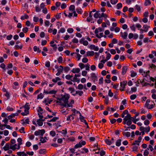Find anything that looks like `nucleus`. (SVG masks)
Returning a JSON list of instances; mask_svg holds the SVG:
<instances>
[{
	"mask_svg": "<svg viewBox=\"0 0 156 156\" xmlns=\"http://www.w3.org/2000/svg\"><path fill=\"white\" fill-rule=\"evenodd\" d=\"M61 96V98L57 99L59 101H57V102L59 103L60 105L63 107L72 108L74 101L73 99H71L69 103V99L70 97L69 94L65 93L64 95H62Z\"/></svg>",
	"mask_w": 156,
	"mask_h": 156,
	"instance_id": "nucleus-1",
	"label": "nucleus"
},
{
	"mask_svg": "<svg viewBox=\"0 0 156 156\" xmlns=\"http://www.w3.org/2000/svg\"><path fill=\"white\" fill-rule=\"evenodd\" d=\"M131 116L130 115L129 113L127 114L123 119L122 123L124 124H126L128 126H130L132 124L131 120Z\"/></svg>",
	"mask_w": 156,
	"mask_h": 156,
	"instance_id": "nucleus-2",
	"label": "nucleus"
},
{
	"mask_svg": "<svg viewBox=\"0 0 156 156\" xmlns=\"http://www.w3.org/2000/svg\"><path fill=\"white\" fill-rule=\"evenodd\" d=\"M45 131L44 129L41 130H38L34 132V135L35 136H38L39 135H41L42 136L45 133Z\"/></svg>",
	"mask_w": 156,
	"mask_h": 156,
	"instance_id": "nucleus-3",
	"label": "nucleus"
},
{
	"mask_svg": "<svg viewBox=\"0 0 156 156\" xmlns=\"http://www.w3.org/2000/svg\"><path fill=\"white\" fill-rule=\"evenodd\" d=\"M97 73H92L90 74V78L93 82H95L96 81H98Z\"/></svg>",
	"mask_w": 156,
	"mask_h": 156,
	"instance_id": "nucleus-4",
	"label": "nucleus"
},
{
	"mask_svg": "<svg viewBox=\"0 0 156 156\" xmlns=\"http://www.w3.org/2000/svg\"><path fill=\"white\" fill-rule=\"evenodd\" d=\"M132 145L133 146L132 148V151H136L138 149V147L139 146L140 144L139 143H136L134 142L133 143Z\"/></svg>",
	"mask_w": 156,
	"mask_h": 156,
	"instance_id": "nucleus-5",
	"label": "nucleus"
},
{
	"mask_svg": "<svg viewBox=\"0 0 156 156\" xmlns=\"http://www.w3.org/2000/svg\"><path fill=\"white\" fill-rule=\"evenodd\" d=\"M127 83L126 81H123L120 83V90L121 91H123L125 88V87Z\"/></svg>",
	"mask_w": 156,
	"mask_h": 156,
	"instance_id": "nucleus-6",
	"label": "nucleus"
},
{
	"mask_svg": "<svg viewBox=\"0 0 156 156\" xmlns=\"http://www.w3.org/2000/svg\"><path fill=\"white\" fill-rule=\"evenodd\" d=\"M79 42L81 44H83L84 46H87L88 44V41L85 40V39L84 37L82 38L80 41Z\"/></svg>",
	"mask_w": 156,
	"mask_h": 156,
	"instance_id": "nucleus-7",
	"label": "nucleus"
},
{
	"mask_svg": "<svg viewBox=\"0 0 156 156\" xmlns=\"http://www.w3.org/2000/svg\"><path fill=\"white\" fill-rule=\"evenodd\" d=\"M47 117L45 118L44 119H37V122L38 125L39 126H42L43 124V122L45 120V119H47Z\"/></svg>",
	"mask_w": 156,
	"mask_h": 156,
	"instance_id": "nucleus-8",
	"label": "nucleus"
},
{
	"mask_svg": "<svg viewBox=\"0 0 156 156\" xmlns=\"http://www.w3.org/2000/svg\"><path fill=\"white\" fill-rule=\"evenodd\" d=\"M79 113L80 114V117L79 119L80 120L84 123H85L86 125H87V123L86 122V121L84 119V117L82 116L81 114L78 111H77V113Z\"/></svg>",
	"mask_w": 156,
	"mask_h": 156,
	"instance_id": "nucleus-9",
	"label": "nucleus"
},
{
	"mask_svg": "<svg viewBox=\"0 0 156 156\" xmlns=\"http://www.w3.org/2000/svg\"><path fill=\"white\" fill-rule=\"evenodd\" d=\"M17 141L18 143L17 149L18 150L20 148V145L23 144L22 142V138L20 137L17 139Z\"/></svg>",
	"mask_w": 156,
	"mask_h": 156,
	"instance_id": "nucleus-10",
	"label": "nucleus"
},
{
	"mask_svg": "<svg viewBox=\"0 0 156 156\" xmlns=\"http://www.w3.org/2000/svg\"><path fill=\"white\" fill-rule=\"evenodd\" d=\"M90 49L94 50L95 51H98L99 50V48L97 46H96L94 45H91L89 47Z\"/></svg>",
	"mask_w": 156,
	"mask_h": 156,
	"instance_id": "nucleus-11",
	"label": "nucleus"
},
{
	"mask_svg": "<svg viewBox=\"0 0 156 156\" xmlns=\"http://www.w3.org/2000/svg\"><path fill=\"white\" fill-rule=\"evenodd\" d=\"M127 33L126 32H124L123 33L122 32H120V36L123 39H126L127 36Z\"/></svg>",
	"mask_w": 156,
	"mask_h": 156,
	"instance_id": "nucleus-12",
	"label": "nucleus"
},
{
	"mask_svg": "<svg viewBox=\"0 0 156 156\" xmlns=\"http://www.w3.org/2000/svg\"><path fill=\"white\" fill-rule=\"evenodd\" d=\"M127 69V67L126 66H123L122 68V75H124L126 73Z\"/></svg>",
	"mask_w": 156,
	"mask_h": 156,
	"instance_id": "nucleus-13",
	"label": "nucleus"
},
{
	"mask_svg": "<svg viewBox=\"0 0 156 156\" xmlns=\"http://www.w3.org/2000/svg\"><path fill=\"white\" fill-rule=\"evenodd\" d=\"M104 30V29H102L101 27H99L98 28H96L94 31L95 33L96 34H98V33L99 32H102Z\"/></svg>",
	"mask_w": 156,
	"mask_h": 156,
	"instance_id": "nucleus-14",
	"label": "nucleus"
},
{
	"mask_svg": "<svg viewBox=\"0 0 156 156\" xmlns=\"http://www.w3.org/2000/svg\"><path fill=\"white\" fill-rule=\"evenodd\" d=\"M80 71V70L79 68H73L71 71L73 73H78Z\"/></svg>",
	"mask_w": 156,
	"mask_h": 156,
	"instance_id": "nucleus-15",
	"label": "nucleus"
},
{
	"mask_svg": "<svg viewBox=\"0 0 156 156\" xmlns=\"http://www.w3.org/2000/svg\"><path fill=\"white\" fill-rule=\"evenodd\" d=\"M149 72L150 71L149 70L146 72L144 71L142 73V75L144 77H150V75H149Z\"/></svg>",
	"mask_w": 156,
	"mask_h": 156,
	"instance_id": "nucleus-16",
	"label": "nucleus"
},
{
	"mask_svg": "<svg viewBox=\"0 0 156 156\" xmlns=\"http://www.w3.org/2000/svg\"><path fill=\"white\" fill-rule=\"evenodd\" d=\"M9 144L8 143H6L5 146L3 147V149L5 151L8 150L10 148Z\"/></svg>",
	"mask_w": 156,
	"mask_h": 156,
	"instance_id": "nucleus-17",
	"label": "nucleus"
},
{
	"mask_svg": "<svg viewBox=\"0 0 156 156\" xmlns=\"http://www.w3.org/2000/svg\"><path fill=\"white\" fill-rule=\"evenodd\" d=\"M94 52L93 51H88L87 52V56H93L94 55Z\"/></svg>",
	"mask_w": 156,
	"mask_h": 156,
	"instance_id": "nucleus-18",
	"label": "nucleus"
},
{
	"mask_svg": "<svg viewBox=\"0 0 156 156\" xmlns=\"http://www.w3.org/2000/svg\"><path fill=\"white\" fill-rule=\"evenodd\" d=\"M99 11H97L96 12L94 13V18H97L98 17L99 18L100 15V14L99 13Z\"/></svg>",
	"mask_w": 156,
	"mask_h": 156,
	"instance_id": "nucleus-19",
	"label": "nucleus"
},
{
	"mask_svg": "<svg viewBox=\"0 0 156 156\" xmlns=\"http://www.w3.org/2000/svg\"><path fill=\"white\" fill-rule=\"evenodd\" d=\"M71 81H73V82H79L80 80L79 79H78L75 76L73 79H70Z\"/></svg>",
	"mask_w": 156,
	"mask_h": 156,
	"instance_id": "nucleus-20",
	"label": "nucleus"
},
{
	"mask_svg": "<svg viewBox=\"0 0 156 156\" xmlns=\"http://www.w3.org/2000/svg\"><path fill=\"white\" fill-rule=\"evenodd\" d=\"M44 97V94H42V93H40L39 94L37 97V99H42Z\"/></svg>",
	"mask_w": 156,
	"mask_h": 156,
	"instance_id": "nucleus-21",
	"label": "nucleus"
},
{
	"mask_svg": "<svg viewBox=\"0 0 156 156\" xmlns=\"http://www.w3.org/2000/svg\"><path fill=\"white\" fill-rule=\"evenodd\" d=\"M29 109H25L24 110V112H22L21 113V114L22 115H26L29 113Z\"/></svg>",
	"mask_w": 156,
	"mask_h": 156,
	"instance_id": "nucleus-22",
	"label": "nucleus"
},
{
	"mask_svg": "<svg viewBox=\"0 0 156 156\" xmlns=\"http://www.w3.org/2000/svg\"><path fill=\"white\" fill-rule=\"evenodd\" d=\"M128 114L129 113L128 111L127 110H125L123 111L122 113L121 114V117L123 118L124 117L125 115L126 114H127H127Z\"/></svg>",
	"mask_w": 156,
	"mask_h": 156,
	"instance_id": "nucleus-23",
	"label": "nucleus"
},
{
	"mask_svg": "<svg viewBox=\"0 0 156 156\" xmlns=\"http://www.w3.org/2000/svg\"><path fill=\"white\" fill-rule=\"evenodd\" d=\"M150 26L147 25H144L143 26V28L144 29V32H146L147 31L148 28L150 27Z\"/></svg>",
	"mask_w": 156,
	"mask_h": 156,
	"instance_id": "nucleus-24",
	"label": "nucleus"
},
{
	"mask_svg": "<svg viewBox=\"0 0 156 156\" xmlns=\"http://www.w3.org/2000/svg\"><path fill=\"white\" fill-rule=\"evenodd\" d=\"M63 70V67L62 66H59V68L57 69L58 72L61 73Z\"/></svg>",
	"mask_w": 156,
	"mask_h": 156,
	"instance_id": "nucleus-25",
	"label": "nucleus"
},
{
	"mask_svg": "<svg viewBox=\"0 0 156 156\" xmlns=\"http://www.w3.org/2000/svg\"><path fill=\"white\" fill-rule=\"evenodd\" d=\"M121 139L118 140L116 142V144H115L118 147L119 146L121 145Z\"/></svg>",
	"mask_w": 156,
	"mask_h": 156,
	"instance_id": "nucleus-26",
	"label": "nucleus"
},
{
	"mask_svg": "<svg viewBox=\"0 0 156 156\" xmlns=\"http://www.w3.org/2000/svg\"><path fill=\"white\" fill-rule=\"evenodd\" d=\"M69 91L70 92V93L72 94H74L73 93L75 92V90L74 88L72 87H69L68 88Z\"/></svg>",
	"mask_w": 156,
	"mask_h": 156,
	"instance_id": "nucleus-27",
	"label": "nucleus"
},
{
	"mask_svg": "<svg viewBox=\"0 0 156 156\" xmlns=\"http://www.w3.org/2000/svg\"><path fill=\"white\" fill-rule=\"evenodd\" d=\"M123 134L124 135H125L127 137H129L131 135L130 133L128 132H123Z\"/></svg>",
	"mask_w": 156,
	"mask_h": 156,
	"instance_id": "nucleus-28",
	"label": "nucleus"
},
{
	"mask_svg": "<svg viewBox=\"0 0 156 156\" xmlns=\"http://www.w3.org/2000/svg\"><path fill=\"white\" fill-rule=\"evenodd\" d=\"M60 80V79L58 77H56L55 79H53L52 80V81L54 83H56L58 81Z\"/></svg>",
	"mask_w": 156,
	"mask_h": 156,
	"instance_id": "nucleus-29",
	"label": "nucleus"
},
{
	"mask_svg": "<svg viewBox=\"0 0 156 156\" xmlns=\"http://www.w3.org/2000/svg\"><path fill=\"white\" fill-rule=\"evenodd\" d=\"M105 143L108 144V145H110L112 143V141H110V140L108 139H106L105 140Z\"/></svg>",
	"mask_w": 156,
	"mask_h": 156,
	"instance_id": "nucleus-30",
	"label": "nucleus"
},
{
	"mask_svg": "<svg viewBox=\"0 0 156 156\" xmlns=\"http://www.w3.org/2000/svg\"><path fill=\"white\" fill-rule=\"evenodd\" d=\"M141 139H142L141 136H140L138 137V140H135L134 142H135L136 143H139V144H140V143L141 141Z\"/></svg>",
	"mask_w": 156,
	"mask_h": 156,
	"instance_id": "nucleus-31",
	"label": "nucleus"
},
{
	"mask_svg": "<svg viewBox=\"0 0 156 156\" xmlns=\"http://www.w3.org/2000/svg\"><path fill=\"white\" fill-rule=\"evenodd\" d=\"M82 147V145L80 144V143H79L78 144L75 145L74 148L77 149L78 148L81 147Z\"/></svg>",
	"mask_w": 156,
	"mask_h": 156,
	"instance_id": "nucleus-32",
	"label": "nucleus"
},
{
	"mask_svg": "<svg viewBox=\"0 0 156 156\" xmlns=\"http://www.w3.org/2000/svg\"><path fill=\"white\" fill-rule=\"evenodd\" d=\"M75 7L74 5H71L69 7V10L70 11H75Z\"/></svg>",
	"mask_w": 156,
	"mask_h": 156,
	"instance_id": "nucleus-33",
	"label": "nucleus"
},
{
	"mask_svg": "<svg viewBox=\"0 0 156 156\" xmlns=\"http://www.w3.org/2000/svg\"><path fill=\"white\" fill-rule=\"evenodd\" d=\"M151 4L150 0H145L144 5L146 6L148 5Z\"/></svg>",
	"mask_w": 156,
	"mask_h": 156,
	"instance_id": "nucleus-34",
	"label": "nucleus"
},
{
	"mask_svg": "<svg viewBox=\"0 0 156 156\" xmlns=\"http://www.w3.org/2000/svg\"><path fill=\"white\" fill-rule=\"evenodd\" d=\"M149 150V148H147L146 150H145L144 152V155L145 156H147L149 154V152L148 150Z\"/></svg>",
	"mask_w": 156,
	"mask_h": 156,
	"instance_id": "nucleus-35",
	"label": "nucleus"
},
{
	"mask_svg": "<svg viewBox=\"0 0 156 156\" xmlns=\"http://www.w3.org/2000/svg\"><path fill=\"white\" fill-rule=\"evenodd\" d=\"M136 117L135 116H134L133 117H132L131 118V122H133V123L135 124H136V122L135 120H136Z\"/></svg>",
	"mask_w": 156,
	"mask_h": 156,
	"instance_id": "nucleus-36",
	"label": "nucleus"
},
{
	"mask_svg": "<svg viewBox=\"0 0 156 156\" xmlns=\"http://www.w3.org/2000/svg\"><path fill=\"white\" fill-rule=\"evenodd\" d=\"M65 29L64 28H62L58 31V33H63L65 31Z\"/></svg>",
	"mask_w": 156,
	"mask_h": 156,
	"instance_id": "nucleus-37",
	"label": "nucleus"
},
{
	"mask_svg": "<svg viewBox=\"0 0 156 156\" xmlns=\"http://www.w3.org/2000/svg\"><path fill=\"white\" fill-rule=\"evenodd\" d=\"M78 66L81 69H82L85 67V65L82 63H79Z\"/></svg>",
	"mask_w": 156,
	"mask_h": 156,
	"instance_id": "nucleus-38",
	"label": "nucleus"
},
{
	"mask_svg": "<svg viewBox=\"0 0 156 156\" xmlns=\"http://www.w3.org/2000/svg\"><path fill=\"white\" fill-rule=\"evenodd\" d=\"M29 103H27L23 107L25 109H30Z\"/></svg>",
	"mask_w": 156,
	"mask_h": 156,
	"instance_id": "nucleus-39",
	"label": "nucleus"
},
{
	"mask_svg": "<svg viewBox=\"0 0 156 156\" xmlns=\"http://www.w3.org/2000/svg\"><path fill=\"white\" fill-rule=\"evenodd\" d=\"M76 11L77 12L80 14H81L82 13V10L80 8H78L76 9Z\"/></svg>",
	"mask_w": 156,
	"mask_h": 156,
	"instance_id": "nucleus-40",
	"label": "nucleus"
},
{
	"mask_svg": "<svg viewBox=\"0 0 156 156\" xmlns=\"http://www.w3.org/2000/svg\"><path fill=\"white\" fill-rule=\"evenodd\" d=\"M108 95L110 97H112L113 96V94L111 90H108Z\"/></svg>",
	"mask_w": 156,
	"mask_h": 156,
	"instance_id": "nucleus-41",
	"label": "nucleus"
},
{
	"mask_svg": "<svg viewBox=\"0 0 156 156\" xmlns=\"http://www.w3.org/2000/svg\"><path fill=\"white\" fill-rule=\"evenodd\" d=\"M99 83L100 84H102L103 83V79L102 77H101L99 80Z\"/></svg>",
	"mask_w": 156,
	"mask_h": 156,
	"instance_id": "nucleus-42",
	"label": "nucleus"
},
{
	"mask_svg": "<svg viewBox=\"0 0 156 156\" xmlns=\"http://www.w3.org/2000/svg\"><path fill=\"white\" fill-rule=\"evenodd\" d=\"M57 60H58V62L59 63H62L63 61L62 57L61 56H60L59 57V58Z\"/></svg>",
	"mask_w": 156,
	"mask_h": 156,
	"instance_id": "nucleus-43",
	"label": "nucleus"
},
{
	"mask_svg": "<svg viewBox=\"0 0 156 156\" xmlns=\"http://www.w3.org/2000/svg\"><path fill=\"white\" fill-rule=\"evenodd\" d=\"M118 0H111L110 2L112 4L115 5L118 2Z\"/></svg>",
	"mask_w": 156,
	"mask_h": 156,
	"instance_id": "nucleus-44",
	"label": "nucleus"
},
{
	"mask_svg": "<svg viewBox=\"0 0 156 156\" xmlns=\"http://www.w3.org/2000/svg\"><path fill=\"white\" fill-rule=\"evenodd\" d=\"M73 31L74 30L72 28H69L67 30V32L69 33H72L73 32Z\"/></svg>",
	"mask_w": 156,
	"mask_h": 156,
	"instance_id": "nucleus-45",
	"label": "nucleus"
},
{
	"mask_svg": "<svg viewBox=\"0 0 156 156\" xmlns=\"http://www.w3.org/2000/svg\"><path fill=\"white\" fill-rule=\"evenodd\" d=\"M136 97V94H133L132 95L130 96V98L131 100H134L135 99Z\"/></svg>",
	"mask_w": 156,
	"mask_h": 156,
	"instance_id": "nucleus-46",
	"label": "nucleus"
},
{
	"mask_svg": "<svg viewBox=\"0 0 156 156\" xmlns=\"http://www.w3.org/2000/svg\"><path fill=\"white\" fill-rule=\"evenodd\" d=\"M19 131L21 133H25V132L24 131V128L23 127H22L19 130Z\"/></svg>",
	"mask_w": 156,
	"mask_h": 156,
	"instance_id": "nucleus-47",
	"label": "nucleus"
},
{
	"mask_svg": "<svg viewBox=\"0 0 156 156\" xmlns=\"http://www.w3.org/2000/svg\"><path fill=\"white\" fill-rule=\"evenodd\" d=\"M63 69L65 72H67L70 70V68L68 66H66Z\"/></svg>",
	"mask_w": 156,
	"mask_h": 156,
	"instance_id": "nucleus-48",
	"label": "nucleus"
},
{
	"mask_svg": "<svg viewBox=\"0 0 156 156\" xmlns=\"http://www.w3.org/2000/svg\"><path fill=\"white\" fill-rule=\"evenodd\" d=\"M50 134L52 136H55L56 133L55 131H51L50 132Z\"/></svg>",
	"mask_w": 156,
	"mask_h": 156,
	"instance_id": "nucleus-49",
	"label": "nucleus"
},
{
	"mask_svg": "<svg viewBox=\"0 0 156 156\" xmlns=\"http://www.w3.org/2000/svg\"><path fill=\"white\" fill-rule=\"evenodd\" d=\"M51 46L53 48V49L55 50H56L57 49V47L56 44H53L51 45Z\"/></svg>",
	"mask_w": 156,
	"mask_h": 156,
	"instance_id": "nucleus-50",
	"label": "nucleus"
},
{
	"mask_svg": "<svg viewBox=\"0 0 156 156\" xmlns=\"http://www.w3.org/2000/svg\"><path fill=\"white\" fill-rule=\"evenodd\" d=\"M103 33H100L99 34L100 36H99L98 34H96V36L98 38H101V37H103Z\"/></svg>",
	"mask_w": 156,
	"mask_h": 156,
	"instance_id": "nucleus-51",
	"label": "nucleus"
},
{
	"mask_svg": "<svg viewBox=\"0 0 156 156\" xmlns=\"http://www.w3.org/2000/svg\"><path fill=\"white\" fill-rule=\"evenodd\" d=\"M122 6V4L121 3H118L117 5V9H119L120 8H121Z\"/></svg>",
	"mask_w": 156,
	"mask_h": 156,
	"instance_id": "nucleus-52",
	"label": "nucleus"
},
{
	"mask_svg": "<svg viewBox=\"0 0 156 156\" xmlns=\"http://www.w3.org/2000/svg\"><path fill=\"white\" fill-rule=\"evenodd\" d=\"M111 56V55L110 53H107L106 57V59L107 61L110 59Z\"/></svg>",
	"mask_w": 156,
	"mask_h": 156,
	"instance_id": "nucleus-53",
	"label": "nucleus"
},
{
	"mask_svg": "<svg viewBox=\"0 0 156 156\" xmlns=\"http://www.w3.org/2000/svg\"><path fill=\"white\" fill-rule=\"evenodd\" d=\"M28 30V28L27 27H25L23 28L22 31L24 33H26L27 32Z\"/></svg>",
	"mask_w": 156,
	"mask_h": 156,
	"instance_id": "nucleus-54",
	"label": "nucleus"
},
{
	"mask_svg": "<svg viewBox=\"0 0 156 156\" xmlns=\"http://www.w3.org/2000/svg\"><path fill=\"white\" fill-rule=\"evenodd\" d=\"M40 141L42 143H44L46 141V140H45V139H44L43 136H41V139L40 140Z\"/></svg>",
	"mask_w": 156,
	"mask_h": 156,
	"instance_id": "nucleus-55",
	"label": "nucleus"
},
{
	"mask_svg": "<svg viewBox=\"0 0 156 156\" xmlns=\"http://www.w3.org/2000/svg\"><path fill=\"white\" fill-rule=\"evenodd\" d=\"M104 17L105 18L107 17V15L106 14L104 13H101V16H100L99 17V18H101V17Z\"/></svg>",
	"mask_w": 156,
	"mask_h": 156,
	"instance_id": "nucleus-56",
	"label": "nucleus"
},
{
	"mask_svg": "<svg viewBox=\"0 0 156 156\" xmlns=\"http://www.w3.org/2000/svg\"><path fill=\"white\" fill-rule=\"evenodd\" d=\"M118 41L115 38H113L112 41V43L113 44H116L117 43Z\"/></svg>",
	"mask_w": 156,
	"mask_h": 156,
	"instance_id": "nucleus-57",
	"label": "nucleus"
},
{
	"mask_svg": "<svg viewBox=\"0 0 156 156\" xmlns=\"http://www.w3.org/2000/svg\"><path fill=\"white\" fill-rule=\"evenodd\" d=\"M47 41L46 40H42L41 41V44L42 46H44L46 45L47 44Z\"/></svg>",
	"mask_w": 156,
	"mask_h": 156,
	"instance_id": "nucleus-58",
	"label": "nucleus"
},
{
	"mask_svg": "<svg viewBox=\"0 0 156 156\" xmlns=\"http://www.w3.org/2000/svg\"><path fill=\"white\" fill-rule=\"evenodd\" d=\"M83 87V85L82 84H79L78 86V88L79 90H82Z\"/></svg>",
	"mask_w": 156,
	"mask_h": 156,
	"instance_id": "nucleus-59",
	"label": "nucleus"
},
{
	"mask_svg": "<svg viewBox=\"0 0 156 156\" xmlns=\"http://www.w3.org/2000/svg\"><path fill=\"white\" fill-rule=\"evenodd\" d=\"M81 56V55H80L79 54L77 53L76 54V57L77 58V60L78 61L80 60Z\"/></svg>",
	"mask_w": 156,
	"mask_h": 156,
	"instance_id": "nucleus-60",
	"label": "nucleus"
},
{
	"mask_svg": "<svg viewBox=\"0 0 156 156\" xmlns=\"http://www.w3.org/2000/svg\"><path fill=\"white\" fill-rule=\"evenodd\" d=\"M66 7V5L65 3H62L61 6V7L62 9H64Z\"/></svg>",
	"mask_w": 156,
	"mask_h": 156,
	"instance_id": "nucleus-61",
	"label": "nucleus"
},
{
	"mask_svg": "<svg viewBox=\"0 0 156 156\" xmlns=\"http://www.w3.org/2000/svg\"><path fill=\"white\" fill-rule=\"evenodd\" d=\"M88 59L86 58H83L82 60V62L83 63H84L87 62H88Z\"/></svg>",
	"mask_w": 156,
	"mask_h": 156,
	"instance_id": "nucleus-62",
	"label": "nucleus"
},
{
	"mask_svg": "<svg viewBox=\"0 0 156 156\" xmlns=\"http://www.w3.org/2000/svg\"><path fill=\"white\" fill-rule=\"evenodd\" d=\"M150 123V121L147 119L146 120L144 121V124L146 126L148 125Z\"/></svg>",
	"mask_w": 156,
	"mask_h": 156,
	"instance_id": "nucleus-63",
	"label": "nucleus"
},
{
	"mask_svg": "<svg viewBox=\"0 0 156 156\" xmlns=\"http://www.w3.org/2000/svg\"><path fill=\"white\" fill-rule=\"evenodd\" d=\"M105 152L103 150H101L100 152L101 156H103L105 154Z\"/></svg>",
	"mask_w": 156,
	"mask_h": 156,
	"instance_id": "nucleus-64",
	"label": "nucleus"
}]
</instances>
